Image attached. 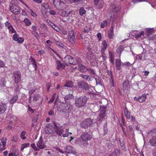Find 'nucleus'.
<instances>
[{
  "mask_svg": "<svg viewBox=\"0 0 156 156\" xmlns=\"http://www.w3.org/2000/svg\"><path fill=\"white\" fill-rule=\"evenodd\" d=\"M71 109V105L69 103L67 104L61 103L57 107L58 111L62 112H68L70 111Z\"/></svg>",
  "mask_w": 156,
  "mask_h": 156,
  "instance_id": "1",
  "label": "nucleus"
},
{
  "mask_svg": "<svg viewBox=\"0 0 156 156\" xmlns=\"http://www.w3.org/2000/svg\"><path fill=\"white\" fill-rule=\"evenodd\" d=\"M88 98L86 97L83 96L76 98L75 99V104L77 107H81L85 105Z\"/></svg>",
  "mask_w": 156,
  "mask_h": 156,
  "instance_id": "2",
  "label": "nucleus"
},
{
  "mask_svg": "<svg viewBox=\"0 0 156 156\" xmlns=\"http://www.w3.org/2000/svg\"><path fill=\"white\" fill-rule=\"evenodd\" d=\"M53 3L56 8L59 10L64 8L65 5V3L61 0H54Z\"/></svg>",
  "mask_w": 156,
  "mask_h": 156,
  "instance_id": "3",
  "label": "nucleus"
},
{
  "mask_svg": "<svg viewBox=\"0 0 156 156\" xmlns=\"http://www.w3.org/2000/svg\"><path fill=\"white\" fill-rule=\"evenodd\" d=\"M106 106H101L100 109L99 111V116L98 117V119L99 121H101L106 116Z\"/></svg>",
  "mask_w": 156,
  "mask_h": 156,
  "instance_id": "4",
  "label": "nucleus"
},
{
  "mask_svg": "<svg viewBox=\"0 0 156 156\" xmlns=\"http://www.w3.org/2000/svg\"><path fill=\"white\" fill-rule=\"evenodd\" d=\"M76 32L73 29H72L69 32L68 39L69 42L71 44H74L75 42V37L74 35Z\"/></svg>",
  "mask_w": 156,
  "mask_h": 156,
  "instance_id": "5",
  "label": "nucleus"
},
{
  "mask_svg": "<svg viewBox=\"0 0 156 156\" xmlns=\"http://www.w3.org/2000/svg\"><path fill=\"white\" fill-rule=\"evenodd\" d=\"M93 123V121L91 119H85L81 123V126L84 129H86L88 126H91Z\"/></svg>",
  "mask_w": 156,
  "mask_h": 156,
  "instance_id": "6",
  "label": "nucleus"
},
{
  "mask_svg": "<svg viewBox=\"0 0 156 156\" xmlns=\"http://www.w3.org/2000/svg\"><path fill=\"white\" fill-rule=\"evenodd\" d=\"M10 8L11 11L14 14H18L20 11V8L17 5L10 4Z\"/></svg>",
  "mask_w": 156,
  "mask_h": 156,
  "instance_id": "7",
  "label": "nucleus"
},
{
  "mask_svg": "<svg viewBox=\"0 0 156 156\" xmlns=\"http://www.w3.org/2000/svg\"><path fill=\"white\" fill-rule=\"evenodd\" d=\"M55 130V127H53L51 124L47 125L44 128V132L46 134H50L53 133Z\"/></svg>",
  "mask_w": 156,
  "mask_h": 156,
  "instance_id": "8",
  "label": "nucleus"
},
{
  "mask_svg": "<svg viewBox=\"0 0 156 156\" xmlns=\"http://www.w3.org/2000/svg\"><path fill=\"white\" fill-rule=\"evenodd\" d=\"M65 152L68 153H71L77 155V150L72 147L69 146L66 147L65 149Z\"/></svg>",
  "mask_w": 156,
  "mask_h": 156,
  "instance_id": "9",
  "label": "nucleus"
},
{
  "mask_svg": "<svg viewBox=\"0 0 156 156\" xmlns=\"http://www.w3.org/2000/svg\"><path fill=\"white\" fill-rule=\"evenodd\" d=\"M78 86L79 88L83 90H87L89 88V86L86 82L82 81H80L77 83Z\"/></svg>",
  "mask_w": 156,
  "mask_h": 156,
  "instance_id": "10",
  "label": "nucleus"
},
{
  "mask_svg": "<svg viewBox=\"0 0 156 156\" xmlns=\"http://www.w3.org/2000/svg\"><path fill=\"white\" fill-rule=\"evenodd\" d=\"M102 45L101 50L102 57L103 60H105L107 58V57L105 54V52L107 47L106 42L105 40H104L102 41Z\"/></svg>",
  "mask_w": 156,
  "mask_h": 156,
  "instance_id": "11",
  "label": "nucleus"
},
{
  "mask_svg": "<svg viewBox=\"0 0 156 156\" xmlns=\"http://www.w3.org/2000/svg\"><path fill=\"white\" fill-rule=\"evenodd\" d=\"M13 78H14V81L15 83L19 82L21 79V73L19 71H16L14 72L13 73Z\"/></svg>",
  "mask_w": 156,
  "mask_h": 156,
  "instance_id": "12",
  "label": "nucleus"
},
{
  "mask_svg": "<svg viewBox=\"0 0 156 156\" xmlns=\"http://www.w3.org/2000/svg\"><path fill=\"white\" fill-rule=\"evenodd\" d=\"M92 138L91 135L88 133H84L81 135L80 138L81 139L87 141L90 140Z\"/></svg>",
  "mask_w": 156,
  "mask_h": 156,
  "instance_id": "13",
  "label": "nucleus"
},
{
  "mask_svg": "<svg viewBox=\"0 0 156 156\" xmlns=\"http://www.w3.org/2000/svg\"><path fill=\"white\" fill-rule=\"evenodd\" d=\"M37 146L39 148L41 149H44L46 147V145L43 142L42 137H40L39 141L37 142Z\"/></svg>",
  "mask_w": 156,
  "mask_h": 156,
  "instance_id": "14",
  "label": "nucleus"
},
{
  "mask_svg": "<svg viewBox=\"0 0 156 156\" xmlns=\"http://www.w3.org/2000/svg\"><path fill=\"white\" fill-rule=\"evenodd\" d=\"M55 131L58 135L59 136H61L62 134L63 133L64 129L62 127H58L56 125H55Z\"/></svg>",
  "mask_w": 156,
  "mask_h": 156,
  "instance_id": "15",
  "label": "nucleus"
},
{
  "mask_svg": "<svg viewBox=\"0 0 156 156\" xmlns=\"http://www.w3.org/2000/svg\"><path fill=\"white\" fill-rule=\"evenodd\" d=\"M146 98V95L145 94H143L141 96H140L137 98L136 97H135L134 98V99L140 102H143L145 101Z\"/></svg>",
  "mask_w": 156,
  "mask_h": 156,
  "instance_id": "16",
  "label": "nucleus"
},
{
  "mask_svg": "<svg viewBox=\"0 0 156 156\" xmlns=\"http://www.w3.org/2000/svg\"><path fill=\"white\" fill-rule=\"evenodd\" d=\"M56 63L57 65V69L58 70L61 71L65 68V65L64 63H61L59 60H56Z\"/></svg>",
  "mask_w": 156,
  "mask_h": 156,
  "instance_id": "17",
  "label": "nucleus"
},
{
  "mask_svg": "<svg viewBox=\"0 0 156 156\" xmlns=\"http://www.w3.org/2000/svg\"><path fill=\"white\" fill-rule=\"evenodd\" d=\"M7 104L0 103V114L4 113L7 108Z\"/></svg>",
  "mask_w": 156,
  "mask_h": 156,
  "instance_id": "18",
  "label": "nucleus"
},
{
  "mask_svg": "<svg viewBox=\"0 0 156 156\" xmlns=\"http://www.w3.org/2000/svg\"><path fill=\"white\" fill-rule=\"evenodd\" d=\"M122 86L124 91H127L130 87L129 81L128 80L125 81L122 83Z\"/></svg>",
  "mask_w": 156,
  "mask_h": 156,
  "instance_id": "19",
  "label": "nucleus"
},
{
  "mask_svg": "<svg viewBox=\"0 0 156 156\" xmlns=\"http://www.w3.org/2000/svg\"><path fill=\"white\" fill-rule=\"evenodd\" d=\"M87 57L88 59L91 62H94L95 60V57L94 54L90 52H88L87 53Z\"/></svg>",
  "mask_w": 156,
  "mask_h": 156,
  "instance_id": "20",
  "label": "nucleus"
},
{
  "mask_svg": "<svg viewBox=\"0 0 156 156\" xmlns=\"http://www.w3.org/2000/svg\"><path fill=\"white\" fill-rule=\"evenodd\" d=\"M149 142L151 146L156 147V135L153 136L150 139Z\"/></svg>",
  "mask_w": 156,
  "mask_h": 156,
  "instance_id": "21",
  "label": "nucleus"
},
{
  "mask_svg": "<svg viewBox=\"0 0 156 156\" xmlns=\"http://www.w3.org/2000/svg\"><path fill=\"white\" fill-rule=\"evenodd\" d=\"M110 8L111 9H112V10H111V12H113V13H117L120 10L119 6H117L115 5H112Z\"/></svg>",
  "mask_w": 156,
  "mask_h": 156,
  "instance_id": "22",
  "label": "nucleus"
},
{
  "mask_svg": "<svg viewBox=\"0 0 156 156\" xmlns=\"http://www.w3.org/2000/svg\"><path fill=\"white\" fill-rule=\"evenodd\" d=\"M66 59V60L67 62L68 61L69 63L70 64H72L73 65H75L76 64V62H74L73 61V58L70 55H68L65 58Z\"/></svg>",
  "mask_w": 156,
  "mask_h": 156,
  "instance_id": "23",
  "label": "nucleus"
},
{
  "mask_svg": "<svg viewBox=\"0 0 156 156\" xmlns=\"http://www.w3.org/2000/svg\"><path fill=\"white\" fill-rule=\"evenodd\" d=\"M109 61L112 65L114 63L115 54L111 51H109Z\"/></svg>",
  "mask_w": 156,
  "mask_h": 156,
  "instance_id": "24",
  "label": "nucleus"
},
{
  "mask_svg": "<svg viewBox=\"0 0 156 156\" xmlns=\"http://www.w3.org/2000/svg\"><path fill=\"white\" fill-rule=\"evenodd\" d=\"M77 143L82 147H86L88 144L87 141L82 139L78 141Z\"/></svg>",
  "mask_w": 156,
  "mask_h": 156,
  "instance_id": "25",
  "label": "nucleus"
},
{
  "mask_svg": "<svg viewBox=\"0 0 156 156\" xmlns=\"http://www.w3.org/2000/svg\"><path fill=\"white\" fill-rule=\"evenodd\" d=\"M109 75V83L110 86L112 87H114V80L112 77V73L111 71H108V74Z\"/></svg>",
  "mask_w": 156,
  "mask_h": 156,
  "instance_id": "26",
  "label": "nucleus"
},
{
  "mask_svg": "<svg viewBox=\"0 0 156 156\" xmlns=\"http://www.w3.org/2000/svg\"><path fill=\"white\" fill-rule=\"evenodd\" d=\"M121 60L120 59H116L115 60V66L116 69L119 70L120 69L121 66Z\"/></svg>",
  "mask_w": 156,
  "mask_h": 156,
  "instance_id": "27",
  "label": "nucleus"
},
{
  "mask_svg": "<svg viewBox=\"0 0 156 156\" xmlns=\"http://www.w3.org/2000/svg\"><path fill=\"white\" fill-rule=\"evenodd\" d=\"M69 11L61 10L59 12V14L62 16H67L69 14Z\"/></svg>",
  "mask_w": 156,
  "mask_h": 156,
  "instance_id": "28",
  "label": "nucleus"
},
{
  "mask_svg": "<svg viewBox=\"0 0 156 156\" xmlns=\"http://www.w3.org/2000/svg\"><path fill=\"white\" fill-rule=\"evenodd\" d=\"M120 153V150L119 149L116 148L114 151L111 153L109 156H117L118 154H119Z\"/></svg>",
  "mask_w": 156,
  "mask_h": 156,
  "instance_id": "29",
  "label": "nucleus"
},
{
  "mask_svg": "<svg viewBox=\"0 0 156 156\" xmlns=\"http://www.w3.org/2000/svg\"><path fill=\"white\" fill-rule=\"evenodd\" d=\"M87 66L81 65L79 66V67L78 68L79 70L82 73H85L87 70Z\"/></svg>",
  "mask_w": 156,
  "mask_h": 156,
  "instance_id": "30",
  "label": "nucleus"
},
{
  "mask_svg": "<svg viewBox=\"0 0 156 156\" xmlns=\"http://www.w3.org/2000/svg\"><path fill=\"white\" fill-rule=\"evenodd\" d=\"M41 8L42 10H48L51 9L50 7L49 6L48 4L47 3H43L41 5Z\"/></svg>",
  "mask_w": 156,
  "mask_h": 156,
  "instance_id": "31",
  "label": "nucleus"
},
{
  "mask_svg": "<svg viewBox=\"0 0 156 156\" xmlns=\"http://www.w3.org/2000/svg\"><path fill=\"white\" fill-rule=\"evenodd\" d=\"M124 112L125 115L127 118V119H130L131 117L130 113V112L128 110L126 107H125Z\"/></svg>",
  "mask_w": 156,
  "mask_h": 156,
  "instance_id": "32",
  "label": "nucleus"
},
{
  "mask_svg": "<svg viewBox=\"0 0 156 156\" xmlns=\"http://www.w3.org/2000/svg\"><path fill=\"white\" fill-rule=\"evenodd\" d=\"M113 27L112 26L111 27L110 31L109 33L108 34V37L110 39H113V37L114 36L113 33Z\"/></svg>",
  "mask_w": 156,
  "mask_h": 156,
  "instance_id": "33",
  "label": "nucleus"
},
{
  "mask_svg": "<svg viewBox=\"0 0 156 156\" xmlns=\"http://www.w3.org/2000/svg\"><path fill=\"white\" fill-rule=\"evenodd\" d=\"M153 31L154 28H148L145 31V34L147 36H148L153 34Z\"/></svg>",
  "mask_w": 156,
  "mask_h": 156,
  "instance_id": "34",
  "label": "nucleus"
},
{
  "mask_svg": "<svg viewBox=\"0 0 156 156\" xmlns=\"http://www.w3.org/2000/svg\"><path fill=\"white\" fill-rule=\"evenodd\" d=\"M33 101H38L39 99L41 98L40 96L38 94H34L33 95Z\"/></svg>",
  "mask_w": 156,
  "mask_h": 156,
  "instance_id": "35",
  "label": "nucleus"
},
{
  "mask_svg": "<svg viewBox=\"0 0 156 156\" xmlns=\"http://www.w3.org/2000/svg\"><path fill=\"white\" fill-rule=\"evenodd\" d=\"M80 76L83 78V79L87 80L88 81H90V76L85 75L83 74H80Z\"/></svg>",
  "mask_w": 156,
  "mask_h": 156,
  "instance_id": "36",
  "label": "nucleus"
},
{
  "mask_svg": "<svg viewBox=\"0 0 156 156\" xmlns=\"http://www.w3.org/2000/svg\"><path fill=\"white\" fill-rule=\"evenodd\" d=\"M73 96L72 94H69L66 96L64 98V99L66 102H68V100L73 98Z\"/></svg>",
  "mask_w": 156,
  "mask_h": 156,
  "instance_id": "37",
  "label": "nucleus"
},
{
  "mask_svg": "<svg viewBox=\"0 0 156 156\" xmlns=\"http://www.w3.org/2000/svg\"><path fill=\"white\" fill-rule=\"evenodd\" d=\"M26 134V132L25 131H22L20 134V138L23 140H24L26 139V137L25 136V135Z\"/></svg>",
  "mask_w": 156,
  "mask_h": 156,
  "instance_id": "38",
  "label": "nucleus"
},
{
  "mask_svg": "<svg viewBox=\"0 0 156 156\" xmlns=\"http://www.w3.org/2000/svg\"><path fill=\"white\" fill-rule=\"evenodd\" d=\"M144 31H141L140 32V34H135V37L138 39L139 37H140L142 36H144Z\"/></svg>",
  "mask_w": 156,
  "mask_h": 156,
  "instance_id": "39",
  "label": "nucleus"
},
{
  "mask_svg": "<svg viewBox=\"0 0 156 156\" xmlns=\"http://www.w3.org/2000/svg\"><path fill=\"white\" fill-rule=\"evenodd\" d=\"M73 86V83L72 81H69L67 82L64 85V87H72Z\"/></svg>",
  "mask_w": 156,
  "mask_h": 156,
  "instance_id": "40",
  "label": "nucleus"
},
{
  "mask_svg": "<svg viewBox=\"0 0 156 156\" xmlns=\"http://www.w3.org/2000/svg\"><path fill=\"white\" fill-rule=\"evenodd\" d=\"M29 144V143H26L22 144L21 145V147H20L21 151H23L25 148L28 147Z\"/></svg>",
  "mask_w": 156,
  "mask_h": 156,
  "instance_id": "41",
  "label": "nucleus"
},
{
  "mask_svg": "<svg viewBox=\"0 0 156 156\" xmlns=\"http://www.w3.org/2000/svg\"><path fill=\"white\" fill-rule=\"evenodd\" d=\"M123 51V48L121 46H120L117 48L116 52L117 54H121Z\"/></svg>",
  "mask_w": 156,
  "mask_h": 156,
  "instance_id": "42",
  "label": "nucleus"
},
{
  "mask_svg": "<svg viewBox=\"0 0 156 156\" xmlns=\"http://www.w3.org/2000/svg\"><path fill=\"white\" fill-rule=\"evenodd\" d=\"M18 97L16 95L13 97L10 100V104H12L18 99Z\"/></svg>",
  "mask_w": 156,
  "mask_h": 156,
  "instance_id": "43",
  "label": "nucleus"
},
{
  "mask_svg": "<svg viewBox=\"0 0 156 156\" xmlns=\"http://www.w3.org/2000/svg\"><path fill=\"white\" fill-rule=\"evenodd\" d=\"M87 71H88V73L91 75H94L95 74V71L92 69L87 68Z\"/></svg>",
  "mask_w": 156,
  "mask_h": 156,
  "instance_id": "44",
  "label": "nucleus"
},
{
  "mask_svg": "<svg viewBox=\"0 0 156 156\" xmlns=\"http://www.w3.org/2000/svg\"><path fill=\"white\" fill-rule=\"evenodd\" d=\"M65 129V130L66 131V133L65 134H62V136L64 137H67L69 136V134H72V133H68L69 129Z\"/></svg>",
  "mask_w": 156,
  "mask_h": 156,
  "instance_id": "45",
  "label": "nucleus"
},
{
  "mask_svg": "<svg viewBox=\"0 0 156 156\" xmlns=\"http://www.w3.org/2000/svg\"><path fill=\"white\" fill-rule=\"evenodd\" d=\"M24 22L25 23L26 25L27 26L30 25L31 24V21L28 19H25Z\"/></svg>",
  "mask_w": 156,
  "mask_h": 156,
  "instance_id": "46",
  "label": "nucleus"
},
{
  "mask_svg": "<svg viewBox=\"0 0 156 156\" xmlns=\"http://www.w3.org/2000/svg\"><path fill=\"white\" fill-rule=\"evenodd\" d=\"M52 27L56 31L59 32L60 31V29L59 27L55 25L54 24L52 23V24L51 25Z\"/></svg>",
  "mask_w": 156,
  "mask_h": 156,
  "instance_id": "47",
  "label": "nucleus"
},
{
  "mask_svg": "<svg viewBox=\"0 0 156 156\" xmlns=\"http://www.w3.org/2000/svg\"><path fill=\"white\" fill-rule=\"evenodd\" d=\"M107 21L105 20L103 22L101 23V24L100 26L101 27V28H103L107 26Z\"/></svg>",
  "mask_w": 156,
  "mask_h": 156,
  "instance_id": "48",
  "label": "nucleus"
},
{
  "mask_svg": "<svg viewBox=\"0 0 156 156\" xmlns=\"http://www.w3.org/2000/svg\"><path fill=\"white\" fill-rule=\"evenodd\" d=\"M79 13L80 15L82 16L85 13L86 11L83 8H81L80 9Z\"/></svg>",
  "mask_w": 156,
  "mask_h": 156,
  "instance_id": "49",
  "label": "nucleus"
},
{
  "mask_svg": "<svg viewBox=\"0 0 156 156\" xmlns=\"http://www.w3.org/2000/svg\"><path fill=\"white\" fill-rule=\"evenodd\" d=\"M56 95V94L55 93L53 94V95L51 97V98L50 99V100L49 101V103L51 104L53 102L55 98V97Z\"/></svg>",
  "mask_w": 156,
  "mask_h": 156,
  "instance_id": "50",
  "label": "nucleus"
},
{
  "mask_svg": "<svg viewBox=\"0 0 156 156\" xmlns=\"http://www.w3.org/2000/svg\"><path fill=\"white\" fill-rule=\"evenodd\" d=\"M24 40V39L23 38H22L21 37H19L16 41L18 42V43H21L23 42Z\"/></svg>",
  "mask_w": 156,
  "mask_h": 156,
  "instance_id": "51",
  "label": "nucleus"
},
{
  "mask_svg": "<svg viewBox=\"0 0 156 156\" xmlns=\"http://www.w3.org/2000/svg\"><path fill=\"white\" fill-rule=\"evenodd\" d=\"M122 64L123 66H126L128 67L131 66L132 64L128 62H126L125 63H122Z\"/></svg>",
  "mask_w": 156,
  "mask_h": 156,
  "instance_id": "52",
  "label": "nucleus"
},
{
  "mask_svg": "<svg viewBox=\"0 0 156 156\" xmlns=\"http://www.w3.org/2000/svg\"><path fill=\"white\" fill-rule=\"evenodd\" d=\"M31 146L33 148V149L35 151H38L39 150V149L36 147V145L35 144H31Z\"/></svg>",
  "mask_w": 156,
  "mask_h": 156,
  "instance_id": "53",
  "label": "nucleus"
},
{
  "mask_svg": "<svg viewBox=\"0 0 156 156\" xmlns=\"http://www.w3.org/2000/svg\"><path fill=\"white\" fill-rule=\"evenodd\" d=\"M19 37V35L17 34H15L13 35V40L16 41L17 38Z\"/></svg>",
  "mask_w": 156,
  "mask_h": 156,
  "instance_id": "54",
  "label": "nucleus"
},
{
  "mask_svg": "<svg viewBox=\"0 0 156 156\" xmlns=\"http://www.w3.org/2000/svg\"><path fill=\"white\" fill-rule=\"evenodd\" d=\"M18 136L15 135L13 136L12 139V140L14 142H16L18 140Z\"/></svg>",
  "mask_w": 156,
  "mask_h": 156,
  "instance_id": "55",
  "label": "nucleus"
},
{
  "mask_svg": "<svg viewBox=\"0 0 156 156\" xmlns=\"http://www.w3.org/2000/svg\"><path fill=\"white\" fill-rule=\"evenodd\" d=\"M9 31H11V33H14L15 32V31L13 29V27L11 26H10L9 27H8Z\"/></svg>",
  "mask_w": 156,
  "mask_h": 156,
  "instance_id": "56",
  "label": "nucleus"
},
{
  "mask_svg": "<svg viewBox=\"0 0 156 156\" xmlns=\"http://www.w3.org/2000/svg\"><path fill=\"white\" fill-rule=\"evenodd\" d=\"M90 30V29L89 27H86L84 29L83 31V33H88Z\"/></svg>",
  "mask_w": 156,
  "mask_h": 156,
  "instance_id": "57",
  "label": "nucleus"
},
{
  "mask_svg": "<svg viewBox=\"0 0 156 156\" xmlns=\"http://www.w3.org/2000/svg\"><path fill=\"white\" fill-rule=\"evenodd\" d=\"M5 64L3 61L0 60V67H5Z\"/></svg>",
  "mask_w": 156,
  "mask_h": 156,
  "instance_id": "58",
  "label": "nucleus"
},
{
  "mask_svg": "<svg viewBox=\"0 0 156 156\" xmlns=\"http://www.w3.org/2000/svg\"><path fill=\"white\" fill-rule=\"evenodd\" d=\"M1 140H2V139ZM2 143L3 145V147L2 148V149L4 150L5 149V147L6 145V142L5 141H2Z\"/></svg>",
  "mask_w": 156,
  "mask_h": 156,
  "instance_id": "59",
  "label": "nucleus"
},
{
  "mask_svg": "<svg viewBox=\"0 0 156 156\" xmlns=\"http://www.w3.org/2000/svg\"><path fill=\"white\" fill-rule=\"evenodd\" d=\"M49 13L51 15H54L55 14V12L53 10H51L49 11Z\"/></svg>",
  "mask_w": 156,
  "mask_h": 156,
  "instance_id": "60",
  "label": "nucleus"
},
{
  "mask_svg": "<svg viewBox=\"0 0 156 156\" xmlns=\"http://www.w3.org/2000/svg\"><path fill=\"white\" fill-rule=\"evenodd\" d=\"M57 44L58 45H59L60 47L62 48L64 47V46L63 44L62 43L60 42H57Z\"/></svg>",
  "mask_w": 156,
  "mask_h": 156,
  "instance_id": "61",
  "label": "nucleus"
},
{
  "mask_svg": "<svg viewBox=\"0 0 156 156\" xmlns=\"http://www.w3.org/2000/svg\"><path fill=\"white\" fill-rule=\"evenodd\" d=\"M97 37L99 39V41H101V34L100 33H98L97 34Z\"/></svg>",
  "mask_w": 156,
  "mask_h": 156,
  "instance_id": "62",
  "label": "nucleus"
},
{
  "mask_svg": "<svg viewBox=\"0 0 156 156\" xmlns=\"http://www.w3.org/2000/svg\"><path fill=\"white\" fill-rule=\"evenodd\" d=\"M30 12L31 15L34 17H35L37 16V15L33 11L31 10Z\"/></svg>",
  "mask_w": 156,
  "mask_h": 156,
  "instance_id": "63",
  "label": "nucleus"
},
{
  "mask_svg": "<svg viewBox=\"0 0 156 156\" xmlns=\"http://www.w3.org/2000/svg\"><path fill=\"white\" fill-rule=\"evenodd\" d=\"M156 39V34L153 35L150 38V40H154Z\"/></svg>",
  "mask_w": 156,
  "mask_h": 156,
  "instance_id": "64",
  "label": "nucleus"
}]
</instances>
